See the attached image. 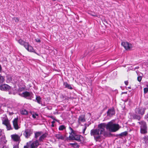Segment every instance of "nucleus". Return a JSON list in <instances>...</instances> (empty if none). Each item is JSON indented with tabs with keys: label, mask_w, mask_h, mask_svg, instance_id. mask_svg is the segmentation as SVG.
<instances>
[{
	"label": "nucleus",
	"mask_w": 148,
	"mask_h": 148,
	"mask_svg": "<svg viewBox=\"0 0 148 148\" xmlns=\"http://www.w3.org/2000/svg\"><path fill=\"white\" fill-rule=\"evenodd\" d=\"M106 126V124L102 123L98 125V129H92L90 131L91 135L94 137L96 141H99L101 139V135L104 133Z\"/></svg>",
	"instance_id": "obj_1"
},
{
	"label": "nucleus",
	"mask_w": 148,
	"mask_h": 148,
	"mask_svg": "<svg viewBox=\"0 0 148 148\" xmlns=\"http://www.w3.org/2000/svg\"><path fill=\"white\" fill-rule=\"evenodd\" d=\"M84 126H85V127L84 128V129H83V134L84 133L85 131L86 130V128H87L86 124H84Z\"/></svg>",
	"instance_id": "obj_34"
},
{
	"label": "nucleus",
	"mask_w": 148,
	"mask_h": 148,
	"mask_svg": "<svg viewBox=\"0 0 148 148\" xmlns=\"http://www.w3.org/2000/svg\"><path fill=\"white\" fill-rule=\"evenodd\" d=\"M144 93H146L148 92V88H144Z\"/></svg>",
	"instance_id": "obj_31"
},
{
	"label": "nucleus",
	"mask_w": 148,
	"mask_h": 148,
	"mask_svg": "<svg viewBox=\"0 0 148 148\" xmlns=\"http://www.w3.org/2000/svg\"><path fill=\"white\" fill-rule=\"evenodd\" d=\"M30 113L32 115V117L34 119L36 118V116H38V114L36 113L32 114V112H30Z\"/></svg>",
	"instance_id": "obj_25"
},
{
	"label": "nucleus",
	"mask_w": 148,
	"mask_h": 148,
	"mask_svg": "<svg viewBox=\"0 0 148 148\" xmlns=\"http://www.w3.org/2000/svg\"><path fill=\"white\" fill-rule=\"evenodd\" d=\"M25 48L28 51L30 52H33L34 50L33 47L30 45H29L28 43V45H26Z\"/></svg>",
	"instance_id": "obj_18"
},
{
	"label": "nucleus",
	"mask_w": 148,
	"mask_h": 148,
	"mask_svg": "<svg viewBox=\"0 0 148 148\" xmlns=\"http://www.w3.org/2000/svg\"><path fill=\"white\" fill-rule=\"evenodd\" d=\"M147 87H148V86H147Z\"/></svg>",
	"instance_id": "obj_47"
},
{
	"label": "nucleus",
	"mask_w": 148,
	"mask_h": 148,
	"mask_svg": "<svg viewBox=\"0 0 148 148\" xmlns=\"http://www.w3.org/2000/svg\"><path fill=\"white\" fill-rule=\"evenodd\" d=\"M18 118L17 117L15 118L13 121V126L16 130H17L20 128L18 124Z\"/></svg>",
	"instance_id": "obj_11"
},
{
	"label": "nucleus",
	"mask_w": 148,
	"mask_h": 148,
	"mask_svg": "<svg viewBox=\"0 0 148 148\" xmlns=\"http://www.w3.org/2000/svg\"><path fill=\"white\" fill-rule=\"evenodd\" d=\"M18 42L20 45H23L25 47H26V45H28L27 42H24L21 39L18 40Z\"/></svg>",
	"instance_id": "obj_17"
},
{
	"label": "nucleus",
	"mask_w": 148,
	"mask_h": 148,
	"mask_svg": "<svg viewBox=\"0 0 148 148\" xmlns=\"http://www.w3.org/2000/svg\"><path fill=\"white\" fill-rule=\"evenodd\" d=\"M19 95L22 97L26 98L28 99H31V97L32 94L31 92L25 91L23 92L22 93L19 94Z\"/></svg>",
	"instance_id": "obj_6"
},
{
	"label": "nucleus",
	"mask_w": 148,
	"mask_h": 148,
	"mask_svg": "<svg viewBox=\"0 0 148 148\" xmlns=\"http://www.w3.org/2000/svg\"><path fill=\"white\" fill-rule=\"evenodd\" d=\"M4 81V77L0 75V84L3 83Z\"/></svg>",
	"instance_id": "obj_26"
},
{
	"label": "nucleus",
	"mask_w": 148,
	"mask_h": 148,
	"mask_svg": "<svg viewBox=\"0 0 148 148\" xmlns=\"http://www.w3.org/2000/svg\"><path fill=\"white\" fill-rule=\"evenodd\" d=\"M127 132H125L121 133L120 134V135L122 136H125L127 135Z\"/></svg>",
	"instance_id": "obj_29"
},
{
	"label": "nucleus",
	"mask_w": 148,
	"mask_h": 148,
	"mask_svg": "<svg viewBox=\"0 0 148 148\" xmlns=\"http://www.w3.org/2000/svg\"><path fill=\"white\" fill-rule=\"evenodd\" d=\"M29 143H31V148H37L38 146L39 145V141L38 140H36L32 143L31 141H29Z\"/></svg>",
	"instance_id": "obj_10"
},
{
	"label": "nucleus",
	"mask_w": 148,
	"mask_h": 148,
	"mask_svg": "<svg viewBox=\"0 0 148 148\" xmlns=\"http://www.w3.org/2000/svg\"><path fill=\"white\" fill-rule=\"evenodd\" d=\"M69 144L70 145H75V143H69Z\"/></svg>",
	"instance_id": "obj_39"
},
{
	"label": "nucleus",
	"mask_w": 148,
	"mask_h": 148,
	"mask_svg": "<svg viewBox=\"0 0 148 148\" xmlns=\"http://www.w3.org/2000/svg\"><path fill=\"white\" fill-rule=\"evenodd\" d=\"M105 127L111 132H115L120 128L119 125L113 123L112 122H109L107 124H106Z\"/></svg>",
	"instance_id": "obj_3"
},
{
	"label": "nucleus",
	"mask_w": 148,
	"mask_h": 148,
	"mask_svg": "<svg viewBox=\"0 0 148 148\" xmlns=\"http://www.w3.org/2000/svg\"><path fill=\"white\" fill-rule=\"evenodd\" d=\"M146 109L145 108L142 107L136 108L135 110L136 114L133 115V118L138 120L140 119L142 116L145 114Z\"/></svg>",
	"instance_id": "obj_2"
},
{
	"label": "nucleus",
	"mask_w": 148,
	"mask_h": 148,
	"mask_svg": "<svg viewBox=\"0 0 148 148\" xmlns=\"http://www.w3.org/2000/svg\"><path fill=\"white\" fill-rule=\"evenodd\" d=\"M121 45L126 50H129L132 48V44L127 42H122Z\"/></svg>",
	"instance_id": "obj_8"
},
{
	"label": "nucleus",
	"mask_w": 148,
	"mask_h": 148,
	"mask_svg": "<svg viewBox=\"0 0 148 148\" xmlns=\"http://www.w3.org/2000/svg\"><path fill=\"white\" fill-rule=\"evenodd\" d=\"M13 148H18V147L16 145L14 146Z\"/></svg>",
	"instance_id": "obj_40"
},
{
	"label": "nucleus",
	"mask_w": 148,
	"mask_h": 148,
	"mask_svg": "<svg viewBox=\"0 0 148 148\" xmlns=\"http://www.w3.org/2000/svg\"><path fill=\"white\" fill-rule=\"evenodd\" d=\"M51 126H52V127H54V125H53V124H52V125H51Z\"/></svg>",
	"instance_id": "obj_44"
},
{
	"label": "nucleus",
	"mask_w": 148,
	"mask_h": 148,
	"mask_svg": "<svg viewBox=\"0 0 148 148\" xmlns=\"http://www.w3.org/2000/svg\"><path fill=\"white\" fill-rule=\"evenodd\" d=\"M128 88H131L130 87H129Z\"/></svg>",
	"instance_id": "obj_45"
},
{
	"label": "nucleus",
	"mask_w": 148,
	"mask_h": 148,
	"mask_svg": "<svg viewBox=\"0 0 148 148\" xmlns=\"http://www.w3.org/2000/svg\"><path fill=\"white\" fill-rule=\"evenodd\" d=\"M49 117L53 119L54 120H55L54 117L53 116H50Z\"/></svg>",
	"instance_id": "obj_38"
},
{
	"label": "nucleus",
	"mask_w": 148,
	"mask_h": 148,
	"mask_svg": "<svg viewBox=\"0 0 148 148\" xmlns=\"http://www.w3.org/2000/svg\"><path fill=\"white\" fill-rule=\"evenodd\" d=\"M69 129L71 130V132L70 133V135L69 136V139L75 140L79 142L81 141L80 138L82 137V136L81 135H76L73 129L70 127H69Z\"/></svg>",
	"instance_id": "obj_4"
},
{
	"label": "nucleus",
	"mask_w": 148,
	"mask_h": 148,
	"mask_svg": "<svg viewBox=\"0 0 148 148\" xmlns=\"http://www.w3.org/2000/svg\"><path fill=\"white\" fill-rule=\"evenodd\" d=\"M33 131L32 130L29 129H26L23 133V135L26 138H28L32 134Z\"/></svg>",
	"instance_id": "obj_9"
},
{
	"label": "nucleus",
	"mask_w": 148,
	"mask_h": 148,
	"mask_svg": "<svg viewBox=\"0 0 148 148\" xmlns=\"http://www.w3.org/2000/svg\"><path fill=\"white\" fill-rule=\"evenodd\" d=\"M2 121L3 124L5 125H6L10 123L6 116H5L4 117H2Z\"/></svg>",
	"instance_id": "obj_15"
},
{
	"label": "nucleus",
	"mask_w": 148,
	"mask_h": 148,
	"mask_svg": "<svg viewBox=\"0 0 148 148\" xmlns=\"http://www.w3.org/2000/svg\"><path fill=\"white\" fill-rule=\"evenodd\" d=\"M1 70H2V68H1V65H0V72H1Z\"/></svg>",
	"instance_id": "obj_42"
},
{
	"label": "nucleus",
	"mask_w": 148,
	"mask_h": 148,
	"mask_svg": "<svg viewBox=\"0 0 148 148\" xmlns=\"http://www.w3.org/2000/svg\"><path fill=\"white\" fill-rule=\"evenodd\" d=\"M63 85L65 88H67L70 89H72L71 85L68 84L67 82H64Z\"/></svg>",
	"instance_id": "obj_21"
},
{
	"label": "nucleus",
	"mask_w": 148,
	"mask_h": 148,
	"mask_svg": "<svg viewBox=\"0 0 148 148\" xmlns=\"http://www.w3.org/2000/svg\"><path fill=\"white\" fill-rule=\"evenodd\" d=\"M107 115L109 116H111L114 115L115 113V111L113 108H111L108 110L107 112Z\"/></svg>",
	"instance_id": "obj_14"
},
{
	"label": "nucleus",
	"mask_w": 148,
	"mask_h": 148,
	"mask_svg": "<svg viewBox=\"0 0 148 148\" xmlns=\"http://www.w3.org/2000/svg\"><path fill=\"white\" fill-rule=\"evenodd\" d=\"M85 121V119L84 115H82L79 117L78 122L79 124H80L82 122H84Z\"/></svg>",
	"instance_id": "obj_16"
},
{
	"label": "nucleus",
	"mask_w": 148,
	"mask_h": 148,
	"mask_svg": "<svg viewBox=\"0 0 148 148\" xmlns=\"http://www.w3.org/2000/svg\"><path fill=\"white\" fill-rule=\"evenodd\" d=\"M55 123V121L54 120H53V121H52L51 122V123H52V124H54Z\"/></svg>",
	"instance_id": "obj_41"
},
{
	"label": "nucleus",
	"mask_w": 148,
	"mask_h": 148,
	"mask_svg": "<svg viewBox=\"0 0 148 148\" xmlns=\"http://www.w3.org/2000/svg\"><path fill=\"white\" fill-rule=\"evenodd\" d=\"M138 123L140 125V132L141 134H146L147 133V127L146 123L144 121H142L138 122Z\"/></svg>",
	"instance_id": "obj_5"
},
{
	"label": "nucleus",
	"mask_w": 148,
	"mask_h": 148,
	"mask_svg": "<svg viewBox=\"0 0 148 148\" xmlns=\"http://www.w3.org/2000/svg\"><path fill=\"white\" fill-rule=\"evenodd\" d=\"M35 41L37 42H40V40L39 39H35Z\"/></svg>",
	"instance_id": "obj_35"
},
{
	"label": "nucleus",
	"mask_w": 148,
	"mask_h": 148,
	"mask_svg": "<svg viewBox=\"0 0 148 148\" xmlns=\"http://www.w3.org/2000/svg\"><path fill=\"white\" fill-rule=\"evenodd\" d=\"M42 132H36L35 133V138L37 139V138L40 136H41V135L42 134Z\"/></svg>",
	"instance_id": "obj_20"
},
{
	"label": "nucleus",
	"mask_w": 148,
	"mask_h": 148,
	"mask_svg": "<svg viewBox=\"0 0 148 148\" xmlns=\"http://www.w3.org/2000/svg\"><path fill=\"white\" fill-rule=\"evenodd\" d=\"M11 137L12 140L14 141L19 142L21 141L20 136L17 134L11 135Z\"/></svg>",
	"instance_id": "obj_7"
},
{
	"label": "nucleus",
	"mask_w": 148,
	"mask_h": 148,
	"mask_svg": "<svg viewBox=\"0 0 148 148\" xmlns=\"http://www.w3.org/2000/svg\"><path fill=\"white\" fill-rule=\"evenodd\" d=\"M3 134V130L0 129V137Z\"/></svg>",
	"instance_id": "obj_32"
},
{
	"label": "nucleus",
	"mask_w": 148,
	"mask_h": 148,
	"mask_svg": "<svg viewBox=\"0 0 148 148\" xmlns=\"http://www.w3.org/2000/svg\"><path fill=\"white\" fill-rule=\"evenodd\" d=\"M142 79V77L140 76H138L137 77V80H138L139 82H140Z\"/></svg>",
	"instance_id": "obj_33"
},
{
	"label": "nucleus",
	"mask_w": 148,
	"mask_h": 148,
	"mask_svg": "<svg viewBox=\"0 0 148 148\" xmlns=\"http://www.w3.org/2000/svg\"><path fill=\"white\" fill-rule=\"evenodd\" d=\"M21 113L23 115H27L28 114L27 111L25 109H23L21 111Z\"/></svg>",
	"instance_id": "obj_22"
},
{
	"label": "nucleus",
	"mask_w": 148,
	"mask_h": 148,
	"mask_svg": "<svg viewBox=\"0 0 148 148\" xmlns=\"http://www.w3.org/2000/svg\"><path fill=\"white\" fill-rule=\"evenodd\" d=\"M10 88V86L7 84H3L0 86V89L2 90H8Z\"/></svg>",
	"instance_id": "obj_12"
},
{
	"label": "nucleus",
	"mask_w": 148,
	"mask_h": 148,
	"mask_svg": "<svg viewBox=\"0 0 148 148\" xmlns=\"http://www.w3.org/2000/svg\"><path fill=\"white\" fill-rule=\"evenodd\" d=\"M117 148H120V147H118Z\"/></svg>",
	"instance_id": "obj_46"
},
{
	"label": "nucleus",
	"mask_w": 148,
	"mask_h": 148,
	"mask_svg": "<svg viewBox=\"0 0 148 148\" xmlns=\"http://www.w3.org/2000/svg\"><path fill=\"white\" fill-rule=\"evenodd\" d=\"M91 15L93 16H97L95 14H91Z\"/></svg>",
	"instance_id": "obj_43"
},
{
	"label": "nucleus",
	"mask_w": 148,
	"mask_h": 148,
	"mask_svg": "<svg viewBox=\"0 0 148 148\" xmlns=\"http://www.w3.org/2000/svg\"><path fill=\"white\" fill-rule=\"evenodd\" d=\"M65 128V127L64 125H60L59 127V129L60 130H63Z\"/></svg>",
	"instance_id": "obj_28"
},
{
	"label": "nucleus",
	"mask_w": 148,
	"mask_h": 148,
	"mask_svg": "<svg viewBox=\"0 0 148 148\" xmlns=\"http://www.w3.org/2000/svg\"><path fill=\"white\" fill-rule=\"evenodd\" d=\"M124 83L126 85H128V82L127 81H125Z\"/></svg>",
	"instance_id": "obj_37"
},
{
	"label": "nucleus",
	"mask_w": 148,
	"mask_h": 148,
	"mask_svg": "<svg viewBox=\"0 0 148 148\" xmlns=\"http://www.w3.org/2000/svg\"><path fill=\"white\" fill-rule=\"evenodd\" d=\"M48 136V134L47 133H45L44 134H42L41 135V136L40 137L38 140V141L40 142H43L44 139L47 137Z\"/></svg>",
	"instance_id": "obj_13"
},
{
	"label": "nucleus",
	"mask_w": 148,
	"mask_h": 148,
	"mask_svg": "<svg viewBox=\"0 0 148 148\" xmlns=\"http://www.w3.org/2000/svg\"><path fill=\"white\" fill-rule=\"evenodd\" d=\"M13 20L16 22H18L19 21V19L17 17H14L13 18Z\"/></svg>",
	"instance_id": "obj_30"
},
{
	"label": "nucleus",
	"mask_w": 148,
	"mask_h": 148,
	"mask_svg": "<svg viewBox=\"0 0 148 148\" xmlns=\"http://www.w3.org/2000/svg\"><path fill=\"white\" fill-rule=\"evenodd\" d=\"M28 143H27V145L24 146V148H29V146L28 145Z\"/></svg>",
	"instance_id": "obj_36"
},
{
	"label": "nucleus",
	"mask_w": 148,
	"mask_h": 148,
	"mask_svg": "<svg viewBox=\"0 0 148 148\" xmlns=\"http://www.w3.org/2000/svg\"><path fill=\"white\" fill-rule=\"evenodd\" d=\"M55 136L58 139L63 140L64 139V137L60 134H57L55 135Z\"/></svg>",
	"instance_id": "obj_19"
},
{
	"label": "nucleus",
	"mask_w": 148,
	"mask_h": 148,
	"mask_svg": "<svg viewBox=\"0 0 148 148\" xmlns=\"http://www.w3.org/2000/svg\"><path fill=\"white\" fill-rule=\"evenodd\" d=\"M41 98L40 96H36V100L37 101V102L39 104L41 103Z\"/></svg>",
	"instance_id": "obj_23"
},
{
	"label": "nucleus",
	"mask_w": 148,
	"mask_h": 148,
	"mask_svg": "<svg viewBox=\"0 0 148 148\" xmlns=\"http://www.w3.org/2000/svg\"><path fill=\"white\" fill-rule=\"evenodd\" d=\"M143 139L145 143H148V136H145L144 137Z\"/></svg>",
	"instance_id": "obj_24"
},
{
	"label": "nucleus",
	"mask_w": 148,
	"mask_h": 148,
	"mask_svg": "<svg viewBox=\"0 0 148 148\" xmlns=\"http://www.w3.org/2000/svg\"><path fill=\"white\" fill-rule=\"evenodd\" d=\"M5 126L6 127V128L8 130H10L12 129L10 123L7 125H6Z\"/></svg>",
	"instance_id": "obj_27"
}]
</instances>
